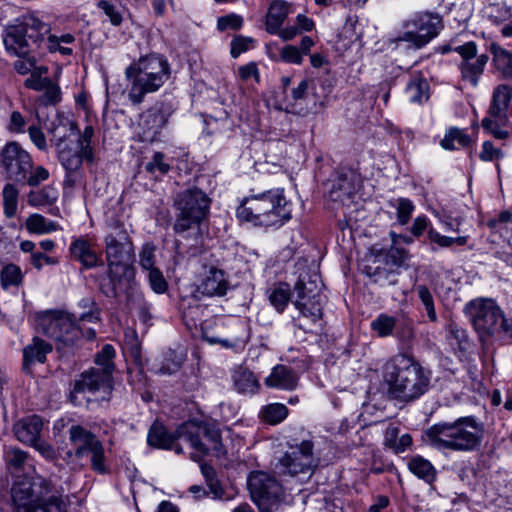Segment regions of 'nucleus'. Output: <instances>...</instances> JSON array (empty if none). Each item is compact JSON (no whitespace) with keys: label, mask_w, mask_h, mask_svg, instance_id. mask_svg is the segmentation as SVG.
<instances>
[{"label":"nucleus","mask_w":512,"mask_h":512,"mask_svg":"<svg viewBox=\"0 0 512 512\" xmlns=\"http://www.w3.org/2000/svg\"><path fill=\"white\" fill-rule=\"evenodd\" d=\"M65 312L52 310L39 312L36 315V324L38 329L50 338L60 337V320L64 318Z\"/></svg>","instance_id":"bb28decb"},{"label":"nucleus","mask_w":512,"mask_h":512,"mask_svg":"<svg viewBox=\"0 0 512 512\" xmlns=\"http://www.w3.org/2000/svg\"><path fill=\"white\" fill-rule=\"evenodd\" d=\"M176 436L193 448L192 460L200 462L208 453L220 456L225 453L218 428L207 423L188 421L176 429Z\"/></svg>","instance_id":"1a4fd4ad"},{"label":"nucleus","mask_w":512,"mask_h":512,"mask_svg":"<svg viewBox=\"0 0 512 512\" xmlns=\"http://www.w3.org/2000/svg\"><path fill=\"white\" fill-rule=\"evenodd\" d=\"M25 126V117L19 111H12L6 126L7 130L11 133L20 134L25 132Z\"/></svg>","instance_id":"680f3d73"},{"label":"nucleus","mask_w":512,"mask_h":512,"mask_svg":"<svg viewBox=\"0 0 512 512\" xmlns=\"http://www.w3.org/2000/svg\"><path fill=\"white\" fill-rule=\"evenodd\" d=\"M230 288V282L226 272L216 266L205 268L194 295L196 298L202 297H222L226 295Z\"/></svg>","instance_id":"a211bd4d"},{"label":"nucleus","mask_w":512,"mask_h":512,"mask_svg":"<svg viewBox=\"0 0 512 512\" xmlns=\"http://www.w3.org/2000/svg\"><path fill=\"white\" fill-rule=\"evenodd\" d=\"M94 136V129L92 126H86L83 132L79 135L77 141V152L89 164L95 160L93 148L91 146L92 138Z\"/></svg>","instance_id":"a19ab883"},{"label":"nucleus","mask_w":512,"mask_h":512,"mask_svg":"<svg viewBox=\"0 0 512 512\" xmlns=\"http://www.w3.org/2000/svg\"><path fill=\"white\" fill-rule=\"evenodd\" d=\"M441 20L438 16L425 14L420 16L416 22V31H407L401 37V41L411 43L417 49L422 48L434 37L437 36L440 29Z\"/></svg>","instance_id":"6ab92c4d"},{"label":"nucleus","mask_w":512,"mask_h":512,"mask_svg":"<svg viewBox=\"0 0 512 512\" xmlns=\"http://www.w3.org/2000/svg\"><path fill=\"white\" fill-rule=\"evenodd\" d=\"M488 56L483 54L476 59L463 61L460 65L462 78L469 81L473 86L478 84L479 76L483 73Z\"/></svg>","instance_id":"473e14b6"},{"label":"nucleus","mask_w":512,"mask_h":512,"mask_svg":"<svg viewBox=\"0 0 512 512\" xmlns=\"http://www.w3.org/2000/svg\"><path fill=\"white\" fill-rule=\"evenodd\" d=\"M426 443L438 451L471 452L483 437L482 427L472 417L432 425L424 433Z\"/></svg>","instance_id":"7ed1b4c3"},{"label":"nucleus","mask_w":512,"mask_h":512,"mask_svg":"<svg viewBox=\"0 0 512 512\" xmlns=\"http://www.w3.org/2000/svg\"><path fill=\"white\" fill-rule=\"evenodd\" d=\"M470 143V137L464 130L457 127H451L441 140V147L446 150L464 148Z\"/></svg>","instance_id":"4c0bfd02"},{"label":"nucleus","mask_w":512,"mask_h":512,"mask_svg":"<svg viewBox=\"0 0 512 512\" xmlns=\"http://www.w3.org/2000/svg\"><path fill=\"white\" fill-rule=\"evenodd\" d=\"M416 291L420 301L422 302L425 310L427 312V316L431 322L437 321V314L434 306V300L429 289L424 285H419L416 287Z\"/></svg>","instance_id":"8fccbe9b"},{"label":"nucleus","mask_w":512,"mask_h":512,"mask_svg":"<svg viewBox=\"0 0 512 512\" xmlns=\"http://www.w3.org/2000/svg\"><path fill=\"white\" fill-rule=\"evenodd\" d=\"M75 41V37L73 34L67 33L61 36L56 35H48L46 38L43 37V40L39 41L40 47L44 45V47L49 52H60L62 55H71L73 50L72 48L63 46L62 44H72Z\"/></svg>","instance_id":"c9c22d12"},{"label":"nucleus","mask_w":512,"mask_h":512,"mask_svg":"<svg viewBox=\"0 0 512 512\" xmlns=\"http://www.w3.org/2000/svg\"><path fill=\"white\" fill-rule=\"evenodd\" d=\"M479 157L482 161H492L503 157V153L501 150L495 148L492 142L485 141L482 145V151Z\"/></svg>","instance_id":"0e129e2a"},{"label":"nucleus","mask_w":512,"mask_h":512,"mask_svg":"<svg viewBox=\"0 0 512 512\" xmlns=\"http://www.w3.org/2000/svg\"><path fill=\"white\" fill-rule=\"evenodd\" d=\"M290 299V288L287 284L284 283H281L277 287L273 288L269 294V301L278 312L284 311Z\"/></svg>","instance_id":"de8ad7c7"},{"label":"nucleus","mask_w":512,"mask_h":512,"mask_svg":"<svg viewBox=\"0 0 512 512\" xmlns=\"http://www.w3.org/2000/svg\"><path fill=\"white\" fill-rule=\"evenodd\" d=\"M25 227L30 233L39 235L55 232L60 229L58 223L48 221L43 215L38 213L31 214L26 219Z\"/></svg>","instance_id":"e433bc0d"},{"label":"nucleus","mask_w":512,"mask_h":512,"mask_svg":"<svg viewBox=\"0 0 512 512\" xmlns=\"http://www.w3.org/2000/svg\"><path fill=\"white\" fill-rule=\"evenodd\" d=\"M112 383L111 374L91 368L83 372L80 379L75 381L74 388L70 393V400L74 405H81L80 396L86 392L101 393V399L108 400L113 389Z\"/></svg>","instance_id":"f3484780"},{"label":"nucleus","mask_w":512,"mask_h":512,"mask_svg":"<svg viewBox=\"0 0 512 512\" xmlns=\"http://www.w3.org/2000/svg\"><path fill=\"white\" fill-rule=\"evenodd\" d=\"M28 133L31 141L34 143V145L39 150H46L47 143H46V137L43 133V131L37 127V126H30L28 128Z\"/></svg>","instance_id":"338daca9"},{"label":"nucleus","mask_w":512,"mask_h":512,"mask_svg":"<svg viewBox=\"0 0 512 512\" xmlns=\"http://www.w3.org/2000/svg\"><path fill=\"white\" fill-rule=\"evenodd\" d=\"M248 488L252 500L261 512L278 510L285 498L281 483L273 475L264 471L249 474Z\"/></svg>","instance_id":"f8f14e48"},{"label":"nucleus","mask_w":512,"mask_h":512,"mask_svg":"<svg viewBox=\"0 0 512 512\" xmlns=\"http://www.w3.org/2000/svg\"><path fill=\"white\" fill-rule=\"evenodd\" d=\"M60 323V337H55L54 339L62 343L64 346L74 345L76 340L82 334L81 329L76 325L75 321L68 313H65L64 318L60 320Z\"/></svg>","instance_id":"7c9ffc66"},{"label":"nucleus","mask_w":512,"mask_h":512,"mask_svg":"<svg viewBox=\"0 0 512 512\" xmlns=\"http://www.w3.org/2000/svg\"><path fill=\"white\" fill-rule=\"evenodd\" d=\"M49 171L43 166L32 167L31 172L27 175V178L23 183H27L29 186H38L41 182L46 181L49 178Z\"/></svg>","instance_id":"052dcab7"},{"label":"nucleus","mask_w":512,"mask_h":512,"mask_svg":"<svg viewBox=\"0 0 512 512\" xmlns=\"http://www.w3.org/2000/svg\"><path fill=\"white\" fill-rule=\"evenodd\" d=\"M52 351V346L39 337H34L32 342L23 350L24 369L35 363H44L46 356Z\"/></svg>","instance_id":"a878e982"},{"label":"nucleus","mask_w":512,"mask_h":512,"mask_svg":"<svg viewBox=\"0 0 512 512\" xmlns=\"http://www.w3.org/2000/svg\"><path fill=\"white\" fill-rule=\"evenodd\" d=\"M19 190L14 184L7 183L2 190L3 212L7 218L17 214Z\"/></svg>","instance_id":"58836bf2"},{"label":"nucleus","mask_w":512,"mask_h":512,"mask_svg":"<svg viewBox=\"0 0 512 512\" xmlns=\"http://www.w3.org/2000/svg\"><path fill=\"white\" fill-rule=\"evenodd\" d=\"M504 339L512 340V318H507L502 312V317L498 320L497 332Z\"/></svg>","instance_id":"774afa93"},{"label":"nucleus","mask_w":512,"mask_h":512,"mask_svg":"<svg viewBox=\"0 0 512 512\" xmlns=\"http://www.w3.org/2000/svg\"><path fill=\"white\" fill-rule=\"evenodd\" d=\"M294 294L293 304L304 318L311 322H316L321 318L322 307L317 274H301L295 284Z\"/></svg>","instance_id":"4468645a"},{"label":"nucleus","mask_w":512,"mask_h":512,"mask_svg":"<svg viewBox=\"0 0 512 512\" xmlns=\"http://www.w3.org/2000/svg\"><path fill=\"white\" fill-rule=\"evenodd\" d=\"M0 281L3 289H8L11 286H19L23 281V273L19 266L15 264H8L3 267L0 273Z\"/></svg>","instance_id":"37998d69"},{"label":"nucleus","mask_w":512,"mask_h":512,"mask_svg":"<svg viewBox=\"0 0 512 512\" xmlns=\"http://www.w3.org/2000/svg\"><path fill=\"white\" fill-rule=\"evenodd\" d=\"M115 357V349L112 345L106 344L103 346L100 352L97 353L95 357V363L98 367L95 369H100L102 372H107L108 374L113 373L114 371V363L113 359Z\"/></svg>","instance_id":"49530a36"},{"label":"nucleus","mask_w":512,"mask_h":512,"mask_svg":"<svg viewBox=\"0 0 512 512\" xmlns=\"http://www.w3.org/2000/svg\"><path fill=\"white\" fill-rule=\"evenodd\" d=\"M512 97V88L506 84L499 85L493 92V98L488 113L491 116L503 117L507 114L509 103Z\"/></svg>","instance_id":"cd10ccee"},{"label":"nucleus","mask_w":512,"mask_h":512,"mask_svg":"<svg viewBox=\"0 0 512 512\" xmlns=\"http://www.w3.org/2000/svg\"><path fill=\"white\" fill-rule=\"evenodd\" d=\"M292 11V4L285 0H273L265 17L266 31L275 35Z\"/></svg>","instance_id":"5701e85b"},{"label":"nucleus","mask_w":512,"mask_h":512,"mask_svg":"<svg viewBox=\"0 0 512 512\" xmlns=\"http://www.w3.org/2000/svg\"><path fill=\"white\" fill-rule=\"evenodd\" d=\"M209 204V198L198 188L187 189L178 194L175 201L177 213L174 231L184 233L197 227L205 218Z\"/></svg>","instance_id":"9d476101"},{"label":"nucleus","mask_w":512,"mask_h":512,"mask_svg":"<svg viewBox=\"0 0 512 512\" xmlns=\"http://www.w3.org/2000/svg\"><path fill=\"white\" fill-rule=\"evenodd\" d=\"M42 427L41 418L37 415H31L19 420L14 425V433L19 441L30 445L40 437Z\"/></svg>","instance_id":"b1692460"},{"label":"nucleus","mask_w":512,"mask_h":512,"mask_svg":"<svg viewBox=\"0 0 512 512\" xmlns=\"http://www.w3.org/2000/svg\"><path fill=\"white\" fill-rule=\"evenodd\" d=\"M383 383L392 399L412 402L424 395L430 385V377L423 367L406 354H397L382 367Z\"/></svg>","instance_id":"f257e3e1"},{"label":"nucleus","mask_w":512,"mask_h":512,"mask_svg":"<svg viewBox=\"0 0 512 512\" xmlns=\"http://www.w3.org/2000/svg\"><path fill=\"white\" fill-rule=\"evenodd\" d=\"M69 440L74 448L66 452V457L71 459L69 463L86 457L92 471L101 475L109 472L104 445L94 433L83 426L72 425L69 428Z\"/></svg>","instance_id":"6e6552de"},{"label":"nucleus","mask_w":512,"mask_h":512,"mask_svg":"<svg viewBox=\"0 0 512 512\" xmlns=\"http://www.w3.org/2000/svg\"><path fill=\"white\" fill-rule=\"evenodd\" d=\"M288 415V408L281 403H272L261 411L263 420L271 425L281 423Z\"/></svg>","instance_id":"a18cd8bd"},{"label":"nucleus","mask_w":512,"mask_h":512,"mask_svg":"<svg viewBox=\"0 0 512 512\" xmlns=\"http://www.w3.org/2000/svg\"><path fill=\"white\" fill-rule=\"evenodd\" d=\"M170 167V163L166 161L165 154L162 152H155L152 160L146 164L145 169L147 172L152 174L159 172L164 175L169 172Z\"/></svg>","instance_id":"603ef678"},{"label":"nucleus","mask_w":512,"mask_h":512,"mask_svg":"<svg viewBox=\"0 0 512 512\" xmlns=\"http://www.w3.org/2000/svg\"><path fill=\"white\" fill-rule=\"evenodd\" d=\"M253 43H254V40L250 37H245V36L234 37L230 44L231 56L233 58L239 57L242 53L248 51L252 47Z\"/></svg>","instance_id":"4d7b16f0"},{"label":"nucleus","mask_w":512,"mask_h":512,"mask_svg":"<svg viewBox=\"0 0 512 512\" xmlns=\"http://www.w3.org/2000/svg\"><path fill=\"white\" fill-rule=\"evenodd\" d=\"M97 6L106 15L112 25L119 26L122 23V13L113 3L107 0H100Z\"/></svg>","instance_id":"5fc2aeb1"},{"label":"nucleus","mask_w":512,"mask_h":512,"mask_svg":"<svg viewBox=\"0 0 512 512\" xmlns=\"http://www.w3.org/2000/svg\"><path fill=\"white\" fill-rule=\"evenodd\" d=\"M390 236L392 239V246L387 250L385 254V261L388 265L394 267H402L406 260L409 258L408 251L397 246L395 233L391 232Z\"/></svg>","instance_id":"c03bdc74"},{"label":"nucleus","mask_w":512,"mask_h":512,"mask_svg":"<svg viewBox=\"0 0 512 512\" xmlns=\"http://www.w3.org/2000/svg\"><path fill=\"white\" fill-rule=\"evenodd\" d=\"M58 196V190L51 185H47L39 190L30 191L27 194V203L35 208L52 206L57 201Z\"/></svg>","instance_id":"c85d7f7f"},{"label":"nucleus","mask_w":512,"mask_h":512,"mask_svg":"<svg viewBox=\"0 0 512 512\" xmlns=\"http://www.w3.org/2000/svg\"><path fill=\"white\" fill-rule=\"evenodd\" d=\"M69 252L71 257L85 269H92L102 264L101 255L96 251L95 243L87 236L73 239Z\"/></svg>","instance_id":"aec40b11"},{"label":"nucleus","mask_w":512,"mask_h":512,"mask_svg":"<svg viewBox=\"0 0 512 512\" xmlns=\"http://www.w3.org/2000/svg\"><path fill=\"white\" fill-rule=\"evenodd\" d=\"M49 24L35 15L24 17L17 25L9 26L4 36L6 50L20 58H26L30 53L40 48L39 41L50 33Z\"/></svg>","instance_id":"0eeeda50"},{"label":"nucleus","mask_w":512,"mask_h":512,"mask_svg":"<svg viewBox=\"0 0 512 512\" xmlns=\"http://www.w3.org/2000/svg\"><path fill=\"white\" fill-rule=\"evenodd\" d=\"M464 312L480 339L485 341L496 334L503 311L493 299L477 298L466 303Z\"/></svg>","instance_id":"ddd939ff"},{"label":"nucleus","mask_w":512,"mask_h":512,"mask_svg":"<svg viewBox=\"0 0 512 512\" xmlns=\"http://www.w3.org/2000/svg\"><path fill=\"white\" fill-rule=\"evenodd\" d=\"M405 93L409 102L422 104L429 99V84L424 77L416 76L407 84Z\"/></svg>","instance_id":"c756f323"},{"label":"nucleus","mask_w":512,"mask_h":512,"mask_svg":"<svg viewBox=\"0 0 512 512\" xmlns=\"http://www.w3.org/2000/svg\"><path fill=\"white\" fill-rule=\"evenodd\" d=\"M264 383L270 388L291 391L298 385V375L285 365H276L265 378Z\"/></svg>","instance_id":"4be33fe9"},{"label":"nucleus","mask_w":512,"mask_h":512,"mask_svg":"<svg viewBox=\"0 0 512 512\" xmlns=\"http://www.w3.org/2000/svg\"><path fill=\"white\" fill-rule=\"evenodd\" d=\"M384 444L395 453H402L412 445V437L407 433L399 436V429L390 426L385 431Z\"/></svg>","instance_id":"f704fd0d"},{"label":"nucleus","mask_w":512,"mask_h":512,"mask_svg":"<svg viewBox=\"0 0 512 512\" xmlns=\"http://www.w3.org/2000/svg\"><path fill=\"white\" fill-rule=\"evenodd\" d=\"M59 161L68 173L76 172L80 169L84 158L70 147H64L59 151Z\"/></svg>","instance_id":"79ce46f5"},{"label":"nucleus","mask_w":512,"mask_h":512,"mask_svg":"<svg viewBox=\"0 0 512 512\" xmlns=\"http://www.w3.org/2000/svg\"><path fill=\"white\" fill-rule=\"evenodd\" d=\"M16 512H67L68 496L61 487L42 476L33 482H17L11 490Z\"/></svg>","instance_id":"f03ea898"},{"label":"nucleus","mask_w":512,"mask_h":512,"mask_svg":"<svg viewBox=\"0 0 512 512\" xmlns=\"http://www.w3.org/2000/svg\"><path fill=\"white\" fill-rule=\"evenodd\" d=\"M232 380L235 390L243 395H253L260 389L259 380L254 373L243 366L234 369Z\"/></svg>","instance_id":"393cba45"},{"label":"nucleus","mask_w":512,"mask_h":512,"mask_svg":"<svg viewBox=\"0 0 512 512\" xmlns=\"http://www.w3.org/2000/svg\"><path fill=\"white\" fill-rule=\"evenodd\" d=\"M33 160L18 142H7L0 150V172L7 179L24 182L31 172Z\"/></svg>","instance_id":"2eb2a0df"},{"label":"nucleus","mask_w":512,"mask_h":512,"mask_svg":"<svg viewBox=\"0 0 512 512\" xmlns=\"http://www.w3.org/2000/svg\"><path fill=\"white\" fill-rule=\"evenodd\" d=\"M408 468L415 476L428 484L433 483L436 479V469L430 461L422 456L413 457L409 461Z\"/></svg>","instance_id":"72a5a7b5"},{"label":"nucleus","mask_w":512,"mask_h":512,"mask_svg":"<svg viewBox=\"0 0 512 512\" xmlns=\"http://www.w3.org/2000/svg\"><path fill=\"white\" fill-rule=\"evenodd\" d=\"M314 445L310 440L291 445L275 465L279 474L308 480L319 465V459L313 453Z\"/></svg>","instance_id":"9b49d317"},{"label":"nucleus","mask_w":512,"mask_h":512,"mask_svg":"<svg viewBox=\"0 0 512 512\" xmlns=\"http://www.w3.org/2000/svg\"><path fill=\"white\" fill-rule=\"evenodd\" d=\"M397 212V220L401 225H406L415 209L414 204L408 198H399L393 205Z\"/></svg>","instance_id":"3c124183"},{"label":"nucleus","mask_w":512,"mask_h":512,"mask_svg":"<svg viewBox=\"0 0 512 512\" xmlns=\"http://www.w3.org/2000/svg\"><path fill=\"white\" fill-rule=\"evenodd\" d=\"M292 204L282 188L247 197L237 209V217L254 226L280 227L291 219Z\"/></svg>","instance_id":"20e7f679"},{"label":"nucleus","mask_w":512,"mask_h":512,"mask_svg":"<svg viewBox=\"0 0 512 512\" xmlns=\"http://www.w3.org/2000/svg\"><path fill=\"white\" fill-rule=\"evenodd\" d=\"M125 76L129 81L128 99L139 105L147 94L157 92L169 79L170 65L164 56L152 53L130 64Z\"/></svg>","instance_id":"39448f33"},{"label":"nucleus","mask_w":512,"mask_h":512,"mask_svg":"<svg viewBox=\"0 0 512 512\" xmlns=\"http://www.w3.org/2000/svg\"><path fill=\"white\" fill-rule=\"evenodd\" d=\"M139 264L144 271L155 269V247L145 244L139 255Z\"/></svg>","instance_id":"6e6d98bb"},{"label":"nucleus","mask_w":512,"mask_h":512,"mask_svg":"<svg viewBox=\"0 0 512 512\" xmlns=\"http://www.w3.org/2000/svg\"><path fill=\"white\" fill-rule=\"evenodd\" d=\"M104 242L108 274L113 285L106 294L109 297H117V283L130 282L134 278L133 244L127 230L120 225L115 226L105 236Z\"/></svg>","instance_id":"423d86ee"},{"label":"nucleus","mask_w":512,"mask_h":512,"mask_svg":"<svg viewBox=\"0 0 512 512\" xmlns=\"http://www.w3.org/2000/svg\"><path fill=\"white\" fill-rule=\"evenodd\" d=\"M281 60L290 63L300 65L303 62V56L298 47L293 45H286L280 51Z\"/></svg>","instance_id":"bf43d9fd"},{"label":"nucleus","mask_w":512,"mask_h":512,"mask_svg":"<svg viewBox=\"0 0 512 512\" xmlns=\"http://www.w3.org/2000/svg\"><path fill=\"white\" fill-rule=\"evenodd\" d=\"M175 439H179L174 435H170L162 425L154 424L149 429L147 442L150 446L160 449H171Z\"/></svg>","instance_id":"2f4dec72"},{"label":"nucleus","mask_w":512,"mask_h":512,"mask_svg":"<svg viewBox=\"0 0 512 512\" xmlns=\"http://www.w3.org/2000/svg\"><path fill=\"white\" fill-rule=\"evenodd\" d=\"M5 457L10 466L18 469L24 465L27 454L18 448H10L6 451Z\"/></svg>","instance_id":"e2e57ef3"},{"label":"nucleus","mask_w":512,"mask_h":512,"mask_svg":"<svg viewBox=\"0 0 512 512\" xmlns=\"http://www.w3.org/2000/svg\"><path fill=\"white\" fill-rule=\"evenodd\" d=\"M174 110L171 102H157L144 111L138 122L140 140L151 143L158 141Z\"/></svg>","instance_id":"dca6fc26"},{"label":"nucleus","mask_w":512,"mask_h":512,"mask_svg":"<svg viewBox=\"0 0 512 512\" xmlns=\"http://www.w3.org/2000/svg\"><path fill=\"white\" fill-rule=\"evenodd\" d=\"M204 339L209 344H219L226 349H233L239 343V338L235 336L231 338H221L218 336L205 334Z\"/></svg>","instance_id":"69168bd1"},{"label":"nucleus","mask_w":512,"mask_h":512,"mask_svg":"<svg viewBox=\"0 0 512 512\" xmlns=\"http://www.w3.org/2000/svg\"><path fill=\"white\" fill-rule=\"evenodd\" d=\"M395 325L394 317L380 314L371 322L370 327L379 337H388L392 335Z\"/></svg>","instance_id":"09e8293b"},{"label":"nucleus","mask_w":512,"mask_h":512,"mask_svg":"<svg viewBox=\"0 0 512 512\" xmlns=\"http://www.w3.org/2000/svg\"><path fill=\"white\" fill-rule=\"evenodd\" d=\"M360 187V178L354 171L341 173L333 181L329 197L334 202L347 204Z\"/></svg>","instance_id":"412c9836"},{"label":"nucleus","mask_w":512,"mask_h":512,"mask_svg":"<svg viewBox=\"0 0 512 512\" xmlns=\"http://www.w3.org/2000/svg\"><path fill=\"white\" fill-rule=\"evenodd\" d=\"M147 278L151 289L157 294H163L168 289V283L163 273L158 269H152L147 271Z\"/></svg>","instance_id":"864d4df0"},{"label":"nucleus","mask_w":512,"mask_h":512,"mask_svg":"<svg viewBox=\"0 0 512 512\" xmlns=\"http://www.w3.org/2000/svg\"><path fill=\"white\" fill-rule=\"evenodd\" d=\"M242 24V17L236 14L222 16L217 20V28L219 31H225L227 29L238 30L242 27Z\"/></svg>","instance_id":"13d9d810"},{"label":"nucleus","mask_w":512,"mask_h":512,"mask_svg":"<svg viewBox=\"0 0 512 512\" xmlns=\"http://www.w3.org/2000/svg\"><path fill=\"white\" fill-rule=\"evenodd\" d=\"M506 122L507 114H503V117H500L491 116L488 113V116L482 120L481 125L487 133L492 134L496 139L503 140L509 135L508 131L502 129Z\"/></svg>","instance_id":"ea45409f"}]
</instances>
